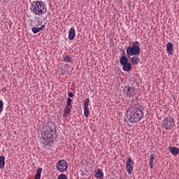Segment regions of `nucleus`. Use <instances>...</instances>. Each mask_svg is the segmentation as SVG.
I'll return each mask as SVG.
<instances>
[{"label":"nucleus","instance_id":"nucleus-11","mask_svg":"<svg viewBox=\"0 0 179 179\" xmlns=\"http://www.w3.org/2000/svg\"><path fill=\"white\" fill-rule=\"evenodd\" d=\"M76 36V31H75V28H71L69 31V38L70 40H73Z\"/></svg>","mask_w":179,"mask_h":179},{"label":"nucleus","instance_id":"nucleus-14","mask_svg":"<svg viewBox=\"0 0 179 179\" xmlns=\"http://www.w3.org/2000/svg\"><path fill=\"white\" fill-rule=\"evenodd\" d=\"M122 69L124 72H129L132 69V65L131 63H126V64H123Z\"/></svg>","mask_w":179,"mask_h":179},{"label":"nucleus","instance_id":"nucleus-3","mask_svg":"<svg viewBox=\"0 0 179 179\" xmlns=\"http://www.w3.org/2000/svg\"><path fill=\"white\" fill-rule=\"evenodd\" d=\"M55 134V130L51 127V126H45L41 131V136L45 142L51 143L54 142V135Z\"/></svg>","mask_w":179,"mask_h":179},{"label":"nucleus","instance_id":"nucleus-17","mask_svg":"<svg viewBox=\"0 0 179 179\" xmlns=\"http://www.w3.org/2000/svg\"><path fill=\"white\" fill-rule=\"evenodd\" d=\"M120 63L122 66L125 65L126 64H128V57H127L126 56L120 57Z\"/></svg>","mask_w":179,"mask_h":179},{"label":"nucleus","instance_id":"nucleus-26","mask_svg":"<svg viewBox=\"0 0 179 179\" xmlns=\"http://www.w3.org/2000/svg\"><path fill=\"white\" fill-rule=\"evenodd\" d=\"M3 111V101L0 100V114Z\"/></svg>","mask_w":179,"mask_h":179},{"label":"nucleus","instance_id":"nucleus-7","mask_svg":"<svg viewBox=\"0 0 179 179\" xmlns=\"http://www.w3.org/2000/svg\"><path fill=\"white\" fill-rule=\"evenodd\" d=\"M124 94L126 97L131 98L135 96V87L130 86H125L123 88Z\"/></svg>","mask_w":179,"mask_h":179},{"label":"nucleus","instance_id":"nucleus-16","mask_svg":"<svg viewBox=\"0 0 179 179\" xmlns=\"http://www.w3.org/2000/svg\"><path fill=\"white\" fill-rule=\"evenodd\" d=\"M155 155L153 153H152L150 156V162H149L150 169H153V164L155 163Z\"/></svg>","mask_w":179,"mask_h":179},{"label":"nucleus","instance_id":"nucleus-9","mask_svg":"<svg viewBox=\"0 0 179 179\" xmlns=\"http://www.w3.org/2000/svg\"><path fill=\"white\" fill-rule=\"evenodd\" d=\"M90 103V99L89 98H87L84 103V115L87 118L89 117V114H90V112L89 111V103Z\"/></svg>","mask_w":179,"mask_h":179},{"label":"nucleus","instance_id":"nucleus-6","mask_svg":"<svg viewBox=\"0 0 179 179\" xmlns=\"http://www.w3.org/2000/svg\"><path fill=\"white\" fill-rule=\"evenodd\" d=\"M56 169L59 173H65L68 170V162L65 159L59 160L57 162Z\"/></svg>","mask_w":179,"mask_h":179},{"label":"nucleus","instance_id":"nucleus-12","mask_svg":"<svg viewBox=\"0 0 179 179\" xmlns=\"http://www.w3.org/2000/svg\"><path fill=\"white\" fill-rule=\"evenodd\" d=\"M173 43H171V42H169L166 44V50H167L168 54H169L170 55H173Z\"/></svg>","mask_w":179,"mask_h":179},{"label":"nucleus","instance_id":"nucleus-2","mask_svg":"<svg viewBox=\"0 0 179 179\" xmlns=\"http://www.w3.org/2000/svg\"><path fill=\"white\" fill-rule=\"evenodd\" d=\"M31 13L36 16H43L47 13V6L43 1H34L29 8Z\"/></svg>","mask_w":179,"mask_h":179},{"label":"nucleus","instance_id":"nucleus-21","mask_svg":"<svg viewBox=\"0 0 179 179\" xmlns=\"http://www.w3.org/2000/svg\"><path fill=\"white\" fill-rule=\"evenodd\" d=\"M42 171H43V169L38 168L37 169V172H36V174L35 175L34 179H40V178H41V173H42Z\"/></svg>","mask_w":179,"mask_h":179},{"label":"nucleus","instance_id":"nucleus-10","mask_svg":"<svg viewBox=\"0 0 179 179\" xmlns=\"http://www.w3.org/2000/svg\"><path fill=\"white\" fill-rule=\"evenodd\" d=\"M169 152H171V155H173V156H177V155L179 154V149L177 147H169Z\"/></svg>","mask_w":179,"mask_h":179},{"label":"nucleus","instance_id":"nucleus-5","mask_svg":"<svg viewBox=\"0 0 179 179\" xmlns=\"http://www.w3.org/2000/svg\"><path fill=\"white\" fill-rule=\"evenodd\" d=\"M175 125L174 117L171 116L165 117L162 122V127L168 131L173 129Z\"/></svg>","mask_w":179,"mask_h":179},{"label":"nucleus","instance_id":"nucleus-15","mask_svg":"<svg viewBox=\"0 0 179 179\" xmlns=\"http://www.w3.org/2000/svg\"><path fill=\"white\" fill-rule=\"evenodd\" d=\"M94 177H96V178L103 179V177H104V173H103V171H101V169H98L97 172L94 174Z\"/></svg>","mask_w":179,"mask_h":179},{"label":"nucleus","instance_id":"nucleus-19","mask_svg":"<svg viewBox=\"0 0 179 179\" xmlns=\"http://www.w3.org/2000/svg\"><path fill=\"white\" fill-rule=\"evenodd\" d=\"M71 108H72V106H66L64 109V115L63 117H66V115H68V114H69L71 113Z\"/></svg>","mask_w":179,"mask_h":179},{"label":"nucleus","instance_id":"nucleus-27","mask_svg":"<svg viewBox=\"0 0 179 179\" xmlns=\"http://www.w3.org/2000/svg\"><path fill=\"white\" fill-rule=\"evenodd\" d=\"M69 98H70V97H73V93L69 92Z\"/></svg>","mask_w":179,"mask_h":179},{"label":"nucleus","instance_id":"nucleus-25","mask_svg":"<svg viewBox=\"0 0 179 179\" xmlns=\"http://www.w3.org/2000/svg\"><path fill=\"white\" fill-rule=\"evenodd\" d=\"M71 104H72V99L69 97L67 99V104L66 106H67V107H72Z\"/></svg>","mask_w":179,"mask_h":179},{"label":"nucleus","instance_id":"nucleus-8","mask_svg":"<svg viewBox=\"0 0 179 179\" xmlns=\"http://www.w3.org/2000/svg\"><path fill=\"white\" fill-rule=\"evenodd\" d=\"M134 163L132 158H128L126 162V170L128 174H132V171H134Z\"/></svg>","mask_w":179,"mask_h":179},{"label":"nucleus","instance_id":"nucleus-28","mask_svg":"<svg viewBox=\"0 0 179 179\" xmlns=\"http://www.w3.org/2000/svg\"><path fill=\"white\" fill-rule=\"evenodd\" d=\"M0 137H1V134H0Z\"/></svg>","mask_w":179,"mask_h":179},{"label":"nucleus","instance_id":"nucleus-13","mask_svg":"<svg viewBox=\"0 0 179 179\" xmlns=\"http://www.w3.org/2000/svg\"><path fill=\"white\" fill-rule=\"evenodd\" d=\"M44 29H45V25H42L39 27H33L31 29V30H32V33L36 34L38 33L39 31H41V30H44Z\"/></svg>","mask_w":179,"mask_h":179},{"label":"nucleus","instance_id":"nucleus-1","mask_svg":"<svg viewBox=\"0 0 179 179\" xmlns=\"http://www.w3.org/2000/svg\"><path fill=\"white\" fill-rule=\"evenodd\" d=\"M143 106L136 103L127 111V118L130 122H138L143 118Z\"/></svg>","mask_w":179,"mask_h":179},{"label":"nucleus","instance_id":"nucleus-23","mask_svg":"<svg viewBox=\"0 0 179 179\" xmlns=\"http://www.w3.org/2000/svg\"><path fill=\"white\" fill-rule=\"evenodd\" d=\"M63 59L64 62H70L72 58H71V56L69 55H66L63 57Z\"/></svg>","mask_w":179,"mask_h":179},{"label":"nucleus","instance_id":"nucleus-24","mask_svg":"<svg viewBox=\"0 0 179 179\" xmlns=\"http://www.w3.org/2000/svg\"><path fill=\"white\" fill-rule=\"evenodd\" d=\"M57 179H68V176L65 173H61L57 176Z\"/></svg>","mask_w":179,"mask_h":179},{"label":"nucleus","instance_id":"nucleus-18","mask_svg":"<svg viewBox=\"0 0 179 179\" xmlns=\"http://www.w3.org/2000/svg\"><path fill=\"white\" fill-rule=\"evenodd\" d=\"M131 62L132 65H138L139 64V57L138 56H134L131 58Z\"/></svg>","mask_w":179,"mask_h":179},{"label":"nucleus","instance_id":"nucleus-20","mask_svg":"<svg viewBox=\"0 0 179 179\" xmlns=\"http://www.w3.org/2000/svg\"><path fill=\"white\" fill-rule=\"evenodd\" d=\"M5 167V156H0V169L2 170Z\"/></svg>","mask_w":179,"mask_h":179},{"label":"nucleus","instance_id":"nucleus-22","mask_svg":"<svg viewBox=\"0 0 179 179\" xmlns=\"http://www.w3.org/2000/svg\"><path fill=\"white\" fill-rule=\"evenodd\" d=\"M62 74L65 75L69 73V66H66L63 70H62Z\"/></svg>","mask_w":179,"mask_h":179},{"label":"nucleus","instance_id":"nucleus-4","mask_svg":"<svg viewBox=\"0 0 179 179\" xmlns=\"http://www.w3.org/2000/svg\"><path fill=\"white\" fill-rule=\"evenodd\" d=\"M126 51L127 57L139 55L141 54V43L138 41H134L132 46L128 47Z\"/></svg>","mask_w":179,"mask_h":179}]
</instances>
